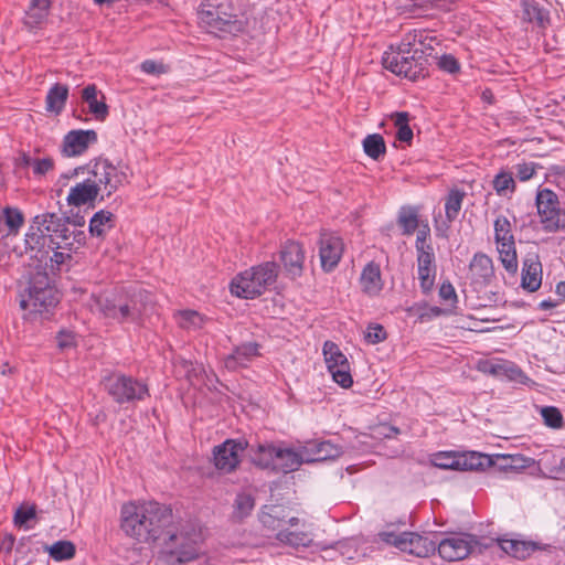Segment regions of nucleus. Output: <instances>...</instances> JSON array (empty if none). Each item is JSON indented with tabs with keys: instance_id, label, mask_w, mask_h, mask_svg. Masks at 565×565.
<instances>
[{
	"instance_id": "nucleus-1",
	"label": "nucleus",
	"mask_w": 565,
	"mask_h": 565,
	"mask_svg": "<svg viewBox=\"0 0 565 565\" xmlns=\"http://www.w3.org/2000/svg\"><path fill=\"white\" fill-rule=\"evenodd\" d=\"M98 312L119 324L141 326L143 317L153 305L150 291L140 287L117 288L94 297Z\"/></svg>"
},
{
	"instance_id": "nucleus-2",
	"label": "nucleus",
	"mask_w": 565,
	"mask_h": 565,
	"mask_svg": "<svg viewBox=\"0 0 565 565\" xmlns=\"http://www.w3.org/2000/svg\"><path fill=\"white\" fill-rule=\"evenodd\" d=\"M121 530L138 542L148 543L160 537L171 520V511L154 502H129L121 507Z\"/></svg>"
},
{
	"instance_id": "nucleus-3",
	"label": "nucleus",
	"mask_w": 565,
	"mask_h": 565,
	"mask_svg": "<svg viewBox=\"0 0 565 565\" xmlns=\"http://www.w3.org/2000/svg\"><path fill=\"white\" fill-rule=\"evenodd\" d=\"M158 562L160 565H207L201 531L192 523L168 532Z\"/></svg>"
},
{
	"instance_id": "nucleus-4",
	"label": "nucleus",
	"mask_w": 565,
	"mask_h": 565,
	"mask_svg": "<svg viewBox=\"0 0 565 565\" xmlns=\"http://www.w3.org/2000/svg\"><path fill=\"white\" fill-rule=\"evenodd\" d=\"M20 308L30 313L49 315L60 302L58 290L47 273L36 270L20 290Z\"/></svg>"
},
{
	"instance_id": "nucleus-5",
	"label": "nucleus",
	"mask_w": 565,
	"mask_h": 565,
	"mask_svg": "<svg viewBox=\"0 0 565 565\" xmlns=\"http://www.w3.org/2000/svg\"><path fill=\"white\" fill-rule=\"evenodd\" d=\"M279 266L265 262L236 275L230 285L231 292L239 298L254 299L263 295L277 280Z\"/></svg>"
},
{
	"instance_id": "nucleus-6",
	"label": "nucleus",
	"mask_w": 565,
	"mask_h": 565,
	"mask_svg": "<svg viewBox=\"0 0 565 565\" xmlns=\"http://www.w3.org/2000/svg\"><path fill=\"white\" fill-rule=\"evenodd\" d=\"M422 49L404 46L403 40L396 52L386 54L383 63L392 73L404 76L411 81L425 77L428 74V58Z\"/></svg>"
},
{
	"instance_id": "nucleus-7",
	"label": "nucleus",
	"mask_w": 565,
	"mask_h": 565,
	"mask_svg": "<svg viewBox=\"0 0 565 565\" xmlns=\"http://www.w3.org/2000/svg\"><path fill=\"white\" fill-rule=\"evenodd\" d=\"M232 3H220L199 12V20L207 32L218 36L237 34L244 30L245 23L238 18Z\"/></svg>"
},
{
	"instance_id": "nucleus-8",
	"label": "nucleus",
	"mask_w": 565,
	"mask_h": 565,
	"mask_svg": "<svg viewBox=\"0 0 565 565\" xmlns=\"http://www.w3.org/2000/svg\"><path fill=\"white\" fill-rule=\"evenodd\" d=\"M88 175L100 192V199L109 198L120 186L128 182L126 167L114 164L108 159H95L86 166Z\"/></svg>"
},
{
	"instance_id": "nucleus-9",
	"label": "nucleus",
	"mask_w": 565,
	"mask_h": 565,
	"mask_svg": "<svg viewBox=\"0 0 565 565\" xmlns=\"http://www.w3.org/2000/svg\"><path fill=\"white\" fill-rule=\"evenodd\" d=\"M102 384L118 404L141 402L149 396L146 383L124 373H110L103 377Z\"/></svg>"
},
{
	"instance_id": "nucleus-10",
	"label": "nucleus",
	"mask_w": 565,
	"mask_h": 565,
	"mask_svg": "<svg viewBox=\"0 0 565 565\" xmlns=\"http://www.w3.org/2000/svg\"><path fill=\"white\" fill-rule=\"evenodd\" d=\"M458 459V470L462 471L483 470L484 468H490L492 473H495L497 471L514 472L518 467H522V465H519L522 458L510 455L499 456L497 461H493L488 455L468 451L459 454Z\"/></svg>"
},
{
	"instance_id": "nucleus-11",
	"label": "nucleus",
	"mask_w": 565,
	"mask_h": 565,
	"mask_svg": "<svg viewBox=\"0 0 565 565\" xmlns=\"http://www.w3.org/2000/svg\"><path fill=\"white\" fill-rule=\"evenodd\" d=\"M380 537L383 542L391 544L402 552L418 556L427 557L434 554L437 541L430 540L428 536L419 535L415 532H381Z\"/></svg>"
},
{
	"instance_id": "nucleus-12",
	"label": "nucleus",
	"mask_w": 565,
	"mask_h": 565,
	"mask_svg": "<svg viewBox=\"0 0 565 565\" xmlns=\"http://www.w3.org/2000/svg\"><path fill=\"white\" fill-rule=\"evenodd\" d=\"M322 353L327 369L333 381L343 388H349L353 384L351 367L348 358L340 350L339 345L332 341L323 343Z\"/></svg>"
},
{
	"instance_id": "nucleus-13",
	"label": "nucleus",
	"mask_w": 565,
	"mask_h": 565,
	"mask_svg": "<svg viewBox=\"0 0 565 565\" xmlns=\"http://www.w3.org/2000/svg\"><path fill=\"white\" fill-rule=\"evenodd\" d=\"M248 444L244 439H226L213 448V465L222 473L234 472Z\"/></svg>"
},
{
	"instance_id": "nucleus-14",
	"label": "nucleus",
	"mask_w": 565,
	"mask_h": 565,
	"mask_svg": "<svg viewBox=\"0 0 565 565\" xmlns=\"http://www.w3.org/2000/svg\"><path fill=\"white\" fill-rule=\"evenodd\" d=\"M477 545V540L466 533H451L437 541L436 551L447 562L461 561L469 556Z\"/></svg>"
},
{
	"instance_id": "nucleus-15",
	"label": "nucleus",
	"mask_w": 565,
	"mask_h": 565,
	"mask_svg": "<svg viewBox=\"0 0 565 565\" xmlns=\"http://www.w3.org/2000/svg\"><path fill=\"white\" fill-rule=\"evenodd\" d=\"M535 204L543 231L546 233L557 232V220L561 215L557 194L550 189H542L536 194Z\"/></svg>"
},
{
	"instance_id": "nucleus-16",
	"label": "nucleus",
	"mask_w": 565,
	"mask_h": 565,
	"mask_svg": "<svg viewBox=\"0 0 565 565\" xmlns=\"http://www.w3.org/2000/svg\"><path fill=\"white\" fill-rule=\"evenodd\" d=\"M344 244L342 238L331 232H322L319 239V256L321 267L324 271L333 270L343 254Z\"/></svg>"
},
{
	"instance_id": "nucleus-17",
	"label": "nucleus",
	"mask_w": 565,
	"mask_h": 565,
	"mask_svg": "<svg viewBox=\"0 0 565 565\" xmlns=\"http://www.w3.org/2000/svg\"><path fill=\"white\" fill-rule=\"evenodd\" d=\"M98 140L97 132L93 129H74L68 131L62 141V153L64 157H79L84 154L92 145Z\"/></svg>"
},
{
	"instance_id": "nucleus-18",
	"label": "nucleus",
	"mask_w": 565,
	"mask_h": 565,
	"mask_svg": "<svg viewBox=\"0 0 565 565\" xmlns=\"http://www.w3.org/2000/svg\"><path fill=\"white\" fill-rule=\"evenodd\" d=\"M53 249L52 239L31 224L24 238V253L29 255L30 258H34L39 263L46 265L49 254Z\"/></svg>"
},
{
	"instance_id": "nucleus-19",
	"label": "nucleus",
	"mask_w": 565,
	"mask_h": 565,
	"mask_svg": "<svg viewBox=\"0 0 565 565\" xmlns=\"http://www.w3.org/2000/svg\"><path fill=\"white\" fill-rule=\"evenodd\" d=\"M342 455V448L329 440H311L302 446L306 463L333 460Z\"/></svg>"
},
{
	"instance_id": "nucleus-20",
	"label": "nucleus",
	"mask_w": 565,
	"mask_h": 565,
	"mask_svg": "<svg viewBox=\"0 0 565 565\" xmlns=\"http://www.w3.org/2000/svg\"><path fill=\"white\" fill-rule=\"evenodd\" d=\"M479 370L486 374L519 383H524L525 380H527V376L515 363L507 360H488L480 362Z\"/></svg>"
},
{
	"instance_id": "nucleus-21",
	"label": "nucleus",
	"mask_w": 565,
	"mask_h": 565,
	"mask_svg": "<svg viewBox=\"0 0 565 565\" xmlns=\"http://www.w3.org/2000/svg\"><path fill=\"white\" fill-rule=\"evenodd\" d=\"M469 271L476 289L486 287L494 277L492 259L483 253H476L469 264Z\"/></svg>"
},
{
	"instance_id": "nucleus-22",
	"label": "nucleus",
	"mask_w": 565,
	"mask_h": 565,
	"mask_svg": "<svg viewBox=\"0 0 565 565\" xmlns=\"http://www.w3.org/2000/svg\"><path fill=\"white\" fill-rule=\"evenodd\" d=\"M417 273L420 289L424 294L430 292L436 278V262L434 250H416Z\"/></svg>"
},
{
	"instance_id": "nucleus-23",
	"label": "nucleus",
	"mask_w": 565,
	"mask_h": 565,
	"mask_svg": "<svg viewBox=\"0 0 565 565\" xmlns=\"http://www.w3.org/2000/svg\"><path fill=\"white\" fill-rule=\"evenodd\" d=\"M260 355V344L245 342L234 348L233 352L224 358V365L230 371L247 367L255 358Z\"/></svg>"
},
{
	"instance_id": "nucleus-24",
	"label": "nucleus",
	"mask_w": 565,
	"mask_h": 565,
	"mask_svg": "<svg viewBox=\"0 0 565 565\" xmlns=\"http://www.w3.org/2000/svg\"><path fill=\"white\" fill-rule=\"evenodd\" d=\"M280 259L291 277H298L302 274L305 250L298 242H287L280 250Z\"/></svg>"
},
{
	"instance_id": "nucleus-25",
	"label": "nucleus",
	"mask_w": 565,
	"mask_h": 565,
	"mask_svg": "<svg viewBox=\"0 0 565 565\" xmlns=\"http://www.w3.org/2000/svg\"><path fill=\"white\" fill-rule=\"evenodd\" d=\"M542 285V264L537 254H530L523 260L521 286L530 292Z\"/></svg>"
},
{
	"instance_id": "nucleus-26",
	"label": "nucleus",
	"mask_w": 565,
	"mask_h": 565,
	"mask_svg": "<svg viewBox=\"0 0 565 565\" xmlns=\"http://www.w3.org/2000/svg\"><path fill=\"white\" fill-rule=\"evenodd\" d=\"M99 194L100 192L96 188V184L88 175L87 179L76 183L70 189L66 201L68 205L82 206L88 203H93Z\"/></svg>"
},
{
	"instance_id": "nucleus-27",
	"label": "nucleus",
	"mask_w": 565,
	"mask_h": 565,
	"mask_svg": "<svg viewBox=\"0 0 565 565\" xmlns=\"http://www.w3.org/2000/svg\"><path fill=\"white\" fill-rule=\"evenodd\" d=\"M82 99L88 105L89 113L97 120L104 121L107 118L109 108L106 104V98L95 84L87 85L82 90Z\"/></svg>"
},
{
	"instance_id": "nucleus-28",
	"label": "nucleus",
	"mask_w": 565,
	"mask_h": 565,
	"mask_svg": "<svg viewBox=\"0 0 565 565\" xmlns=\"http://www.w3.org/2000/svg\"><path fill=\"white\" fill-rule=\"evenodd\" d=\"M360 285L365 295L370 297L380 295L384 284L379 264L370 262L364 266L360 276Z\"/></svg>"
},
{
	"instance_id": "nucleus-29",
	"label": "nucleus",
	"mask_w": 565,
	"mask_h": 565,
	"mask_svg": "<svg viewBox=\"0 0 565 565\" xmlns=\"http://www.w3.org/2000/svg\"><path fill=\"white\" fill-rule=\"evenodd\" d=\"M50 8V0H31L23 18L24 26L30 31L40 29L49 17Z\"/></svg>"
},
{
	"instance_id": "nucleus-30",
	"label": "nucleus",
	"mask_w": 565,
	"mask_h": 565,
	"mask_svg": "<svg viewBox=\"0 0 565 565\" xmlns=\"http://www.w3.org/2000/svg\"><path fill=\"white\" fill-rule=\"evenodd\" d=\"M0 224L4 226L0 230V239L15 236L24 224V214L18 207L6 206L0 216Z\"/></svg>"
},
{
	"instance_id": "nucleus-31",
	"label": "nucleus",
	"mask_w": 565,
	"mask_h": 565,
	"mask_svg": "<svg viewBox=\"0 0 565 565\" xmlns=\"http://www.w3.org/2000/svg\"><path fill=\"white\" fill-rule=\"evenodd\" d=\"M402 40L404 46H413L424 50L423 54H425L426 58H428V55H430L435 50V45L439 44L437 38L425 30L409 31Z\"/></svg>"
},
{
	"instance_id": "nucleus-32",
	"label": "nucleus",
	"mask_w": 565,
	"mask_h": 565,
	"mask_svg": "<svg viewBox=\"0 0 565 565\" xmlns=\"http://www.w3.org/2000/svg\"><path fill=\"white\" fill-rule=\"evenodd\" d=\"M278 447L273 444H258L254 455L253 462L264 469L277 471Z\"/></svg>"
},
{
	"instance_id": "nucleus-33",
	"label": "nucleus",
	"mask_w": 565,
	"mask_h": 565,
	"mask_svg": "<svg viewBox=\"0 0 565 565\" xmlns=\"http://www.w3.org/2000/svg\"><path fill=\"white\" fill-rule=\"evenodd\" d=\"M522 19L540 28H545L550 21L548 12L536 0L522 1Z\"/></svg>"
},
{
	"instance_id": "nucleus-34",
	"label": "nucleus",
	"mask_w": 565,
	"mask_h": 565,
	"mask_svg": "<svg viewBox=\"0 0 565 565\" xmlns=\"http://www.w3.org/2000/svg\"><path fill=\"white\" fill-rule=\"evenodd\" d=\"M305 460L302 459V446L299 451L278 447L277 471L287 473L297 470Z\"/></svg>"
},
{
	"instance_id": "nucleus-35",
	"label": "nucleus",
	"mask_w": 565,
	"mask_h": 565,
	"mask_svg": "<svg viewBox=\"0 0 565 565\" xmlns=\"http://www.w3.org/2000/svg\"><path fill=\"white\" fill-rule=\"evenodd\" d=\"M68 97V87L56 83L47 92L45 103L46 110L56 115L61 114Z\"/></svg>"
},
{
	"instance_id": "nucleus-36",
	"label": "nucleus",
	"mask_w": 565,
	"mask_h": 565,
	"mask_svg": "<svg viewBox=\"0 0 565 565\" xmlns=\"http://www.w3.org/2000/svg\"><path fill=\"white\" fill-rule=\"evenodd\" d=\"M500 546L504 553L518 559L527 558L537 548L534 542L520 540H502Z\"/></svg>"
},
{
	"instance_id": "nucleus-37",
	"label": "nucleus",
	"mask_w": 565,
	"mask_h": 565,
	"mask_svg": "<svg viewBox=\"0 0 565 565\" xmlns=\"http://www.w3.org/2000/svg\"><path fill=\"white\" fill-rule=\"evenodd\" d=\"M255 508V498L245 491L238 492L233 502L232 519L241 522L250 515Z\"/></svg>"
},
{
	"instance_id": "nucleus-38",
	"label": "nucleus",
	"mask_w": 565,
	"mask_h": 565,
	"mask_svg": "<svg viewBox=\"0 0 565 565\" xmlns=\"http://www.w3.org/2000/svg\"><path fill=\"white\" fill-rule=\"evenodd\" d=\"M465 198L466 193L460 189L455 188L448 192L445 199V216L448 223L457 220Z\"/></svg>"
},
{
	"instance_id": "nucleus-39",
	"label": "nucleus",
	"mask_w": 565,
	"mask_h": 565,
	"mask_svg": "<svg viewBox=\"0 0 565 565\" xmlns=\"http://www.w3.org/2000/svg\"><path fill=\"white\" fill-rule=\"evenodd\" d=\"M113 227L114 214L109 211L100 210L89 221V232L93 236H104Z\"/></svg>"
},
{
	"instance_id": "nucleus-40",
	"label": "nucleus",
	"mask_w": 565,
	"mask_h": 565,
	"mask_svg": "<svg viewBox=\"0 0 565 565\" xmlns=\"http://www.w3.org/2000/svg\"><path fill=\"white\" fill-rule=\"evenodd\" d=\"M397 223L403 235H412L422 221L418 218V210L414 206H403L398 213Z\"/></svg>"
},
{
	"instance_id": "nucleus-41",
	"label": "nucleus",
	"mask_w": 565,
	"mask_h": 565,
	"mask_svg": "<svg viewBox=\"0 0 565 565\" xmlns=\"http://www.w3.org/2000/svg\"><path fill=\"white\" fill-rule=\"evenodd\" d=\"M32 224L45 236L52 237L58 226H63V217L55 213H43L34 216Z\"/></svg>"
},
{
	"instance_id": "nucleus-42",
	"label": "nucleus",
	"mask_w": 565,
	"mask_h": 565,
	"mask_svg": "<svg viewBox=\"0 0 565 565\" xmlns=\"http://www.w3.org/2000/svg\"><path fill=\"white\" fill-rule=\"evenodd\" d=\"M363 150L373 160H380L386 152L384 138L380 134L367 135L363 140Z\"/></svg>"
},
{
	"instance_id": "nucleus-43",
	"label": "nucleus",
	"mask_w": 565,
	"mask_h": 565,
	"mask_svg": "<svg viewBox=\"0 0 565 565\" xmlns=\"http://www.w3.org/2000/svg\"><path fill=\"white\" fill-rule=\"evenodd\" d=\"M276 539L280 543L292 547L308 546L311 542V539L307 533L290 531L289 529L279 530L276 534Z\"/></svg>"
},
{
	"instance_id": "nucleus-44",
	"label": "nucleus",
	"mask_w": 565,
	"mask_h": 565,
	"mask_svg": "<svg viewBox=\"0 0 565 565\" xmlns=\"http://www.w3.org/2000/svg\"><path fill=\"white\" fill-rule=\"evenodd\" d=\"M45 550L50 556L57 562L68 561L74 557L76 548L71 541H57Z\"/></svg>"
},
{
	"instance_id": "nucleus-45",
	"label": "nucleus",
	"mask_w": 565,
	"mask_h": 565,
	"mask_svg": "<svg viewBox=\"0 0 565 565\" xmlns=\"http://www.w3.org/2000/svg\"><path fill=\"white\" fill-rule=\"evenodd\" d=\"M36 519V507L34 504H22L20 505L13 515V523L18 527L30 530L33 526L30 524L31 521Z\"/></svg>"
},
{
	"instance_id": "nucleus-46",
	"label": "nucleus",
	"mask_w": 565,
	"mask_h": 565,
	"mask_svg": "<svg viewBox=\"0 0 565 565\" xmlns=\"http://www.w3.org/2000/svg\"><path fill=\"white\" fill-rule=\"evenodd\" d=\"M392 118L397 128L396 138L402 142H411L413 139V130L408 125L409 114L406 111L395 113Z\"/></svg>"
},
{
	"instance_id": "nucleus-47",
	"label": "nucleus",
	"mask_w": 565,
	"mask_h": 565,
	"mask_svg": "<svg viewBox=\"0 0 565 565\" xmlns=\"http://www.w3.org/2000/svg\"><path fill=\"white\" fill-rule=\"evenodd\" d=\"M74 232L70 230L68 220L63 218V226H58L55 230L54 235L50 238L52 239V245L54 249L58 248H71L73 245Z\"/></svg>"
},
{
	"instance_id": "nucleus-48",
	"label": "nucleus",
	"mask_w": 565,
	"mask_h": 565,
	"mask_svg": "<svg viewBox=\"0 0 565 565\" xmlns=\"http://www.w3.org/2000/svg\"><path fill=\"white\" fill-rule=\"evenodd\" d=\"M459 452L440 451L431 456L430 462L434 467L440 469L458 470Z\"/></svg>"
},
{
	"instance_id": "nucleus-49",
	"label": "nucleus",
	"mask_w": 565,
	"mask_h": 565,
	"mask_svg": "<svg viewBox=\"0 0 565 565\" xmlns=\"http://www.w3.org/2000/svg\"><path fill=\"white\" fill-rule=\"evenodd\" d=\"M493 189L499 195L504 194L507 191L513 192L515 190V182L512 173L502 171L493 179Z\"/></svg>"
},
{
	"instance_id": "nucleus-50",
	"label": "nucleus",
	"mask_w": 565,
	"mask_h": 565,
	"mask_svg": "<svg viewBox=\"0 0 565 565\" xmlns=\"http://www.w3.org/2000/svg\"><path fill=\"white\" fill-rule=\"evenodd\" d=\"M264 526L277 530L281 526L284 520L280 518V510L278 507H269L268 511L263 510L259 516Z\"/></svg>"
},
{
	"instance_id": "nucleus-51",
	"label": "nucleus",
	"mask_w": 565,
	"mask_h": 565,
	"mask_svg": "<svg viewBox=\"0 0 565 565\" xmlns=\"http://www.w3.org/2000/svg\"><path fill=\"white\" fill-rule=\"evenodd\" d=\"M541 415L546 426L554 429L563 426V416L557 407L545 406L541 409Z\"/></svg>"
},
{
	"instance_id": "nucleus-52",
	"label": "nucleus",
	"mask_w": 565,
	"mask_h": 565,
	"mask_svg": "<svg viewBox=\"0 0 565 565\" xmlns=\"http://www.w3.org/2000/svg\"><path fill=\"white\" fill-rule=\"evenodd\" d=\"M417 235H416V242H415V248L416 250H434L431 243L429 242L430 238V227L427 223V221L422 222L419 226L417 227Z\"/></svg>"
},
{
	"instance_id": "nucleus-53",
	"label": "nucleus",
	"mask_w": 565,
	"mask_h": 565,
	"mask_svg": "<svg viewBox=\"0 0 565 565\" xmlns=\"http://www.w3.org/2000/svg\"><path fill=\"white\" fill-rule=\"evenodd\" d=\"M508 238H514L511 223L507 216L499 215L494 221V239L507 241Z\"/></svg>"
},
{
	"instance_id": "nucleus-54",
	"label": "nucleus",
	"mask_w": 565,
	"mask_h": 565,
	"mask_svg": "<svg viewBox=\"0 0 565 565\" xmlns=\"http://www.w3.org/2000/svg\"><path fill=\"white\" fill-rule=\"evenodd\" d=\"M387 337V333L382 324L375 323L370 324L366 328L364 339L370 344H377L384 341Z\"/></svg>"
},
{
	"instance_id": "nucleus-55",
	"label": "nucleus",
	"mask_w": 565,
	"mask_h": 565,
	"mask_svg": "<svg viewBox=\"0 0 565 565\" xmlns=\"http://www.w3.org/2000/svg\"><path fill=\"white\" fill-rule=\"evenodd\" d=\"M437 65L441 71L449 74L458 73L460 70L458 60L451 54H444L438 57Z\"/></svg>"
},
{
	"instance_id": "nucleus-56",
	"label": "nucleus",
	"mask_w": 565,
	"mask_h": 565,
	"mask_svg": "<svg viewBox=\"0 0 565 565\" xmlns=\"http://www.w3.org/2000/svg\"><path fill=\"white\" fill-rule=\"evenodd\" d=\"M535 174L533 162H523L515 166V175L520 181H529Z\"/></svg>"
},
{
	"instance_id": "nucleus-57",
	"label": "nucleus",
	"mask_w": 565,
	"mask_h": 565,
	"mask_svg": "<svg viewBox=\"0 0 565 565\" xmlns=\"http://www.w3.org/2000/svg\"><path fill=\"white\" fill-rule=\"evenodd\" d=\"M32 168L34 175L43 177L49 171L53 170L54 161L51 158L34 159Z\"/></svg>"
},
{
	"instance_id": "nucleus-58",
	"label": "nucleus",
	"mask_w": 565,
	"mask_h": 565,
	"mask_svg": "<svg viewBox=\"0 0 565 565\" xmlns=\"http://www.w3.org/2000/svg\"><path fill=\"white\" fill-rule=\"evenodd\" d=\"M500 260L508 273L514 275L518 271L516 250L504 252L503 255H500Z\"/></svg>"
},
{
	"instance_id": "nucleus-59",
	"label": "nucleus",
	"mask_w": 565,
	"mask_h": 565,
	"mask_svg": "<svg viewBox=\"0 0 565 565\" xmlns=\"http://www.w3.org/2000/svg\"><path fill=\"white\" fill-rule=\"evenodd\" d=\"M180 326L182 328H190L191 326H198L201 322L200 315L194 310H184L180 313Z\"/></svg>"
},
{
	"instance_id": "nucleus-60",
	"label": "nucleus",
	"mask_w": 565,
	"mask_h": 565,
	"mask_svg": "<svg viewBox=\"0 0 565 565\" xmlns=\"http://www.w3.org/2000/svg\"><path fill=\"white\" fill-rule=\"evenodd\" d=\"M140 68L146 74L157 75L166 72V67L161 63L153 60H146L141 63Z\"/></svg>"
},
{
	"instance_id": "nucleus-61",
	"label": "nucleus",
	"mask_w": 565,
	"mask_h": 565,
	"mask_svg": "<svg viewBox=\"0 0 565 565\" xmlns=\"http://www.w3.org/2000/svg\"><path fill=\"white\" fill-rule=\"evenodd\" d=\"M56 340L60 349L72 348L75 344L74 334L70 331H60Z\"/></svg>"
},
{
	"instance_id": "nucleus-62",
	"label": "nucleus",
	"mask_w": 565,
	"mask_h": 565,
	"mask_svg": "<svg viewBox=\"0 0 565 565\" xmlns=\"http://www.w3.org/2000/svg\"><path fill=\"white\" fill-rule=\"evenodd\" d=\"M439 297L443 300H457V295L454 286L450 282H443L439 288Z\"/></svg>"
},
{
	"instance_id": "nucleus-63",
	"label": "nucleus",
	"mask_w": 565,
	"mask_h": 565,
	"mask_svg": "<svg viewBox=\"0 0 565 565\" xmlns=\"http://www.w3.org/2000/svg\"><path fill=\"white\" fill-rule=\"evenodd\" d=\"M15 543V537L11 533L4 534L0 539V552H4L6 554H10L13 550Z\"/></svg>"
},
{
	"instance_id": "nucleus-64",
	"label": "nucleus",
	"mask_w": 565,
	"mask_h": 565,
	"mask_svg": "<svg viewBox=\"0 0 565 565\" xmlns=\"http://www.w3.org/2000/svg\"><path fill=\"white\" fill-rule=\"evenodd\" d=\"M499 255H503L504 252L515 250L514 238H508L507 241H495Z\"/></svg>"
}]
</instances>
